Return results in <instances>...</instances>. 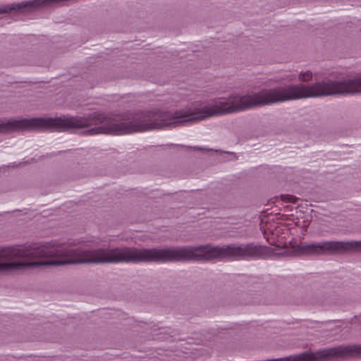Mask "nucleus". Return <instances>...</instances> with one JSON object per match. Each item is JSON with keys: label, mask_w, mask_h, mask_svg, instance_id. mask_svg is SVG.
<instances>
[{"label": "nucleus", "mask_w": 361, "mask_h": 361, "mask_svg": "<svg viewBox=\"0 0 361 361\" xmlns=\"http://www.w3.org/2000/svg\"><path fill=\"white\" fill-rule=\"evenodd\" d=\"M52 253L51 252H44V251H41L39 249H34L32 252H25L21 249H16V248H6L0 250V258L1 257H22V256H30L33 255L36 257H42V256H51ZM67 264V259L66 260H50V261H44L39 262H32V263H23V264H0V269H8L11 268H13L18 266L21 265H37V264H49V265H59V264Z\"/></svg>", "instance_id": "f03ea898"}, {"label": "nucleus", "mask_w": 361, "mask_h": 361, "mask_svg": "<svg viewBox=\"0 0 361 361\" xmlns=\"http://www.w3.org/2000/svg\"><path fill=\"white\" fill-rule=\"evenodd\" d=\"M299 78L302 81L307 82L312 80V74L310 71L300 73Z\"/></svg>", "instance_id": "39448f33"}, {"label": "nucleus", "mask_w": 361, "mask_h": 361, "mask_svg": "<svg viewBox=\"0 0 361 361\" xmlns=\"http://www.w3.org/2000/svg\"><path fill=\"white\" fill-rule=\"evenodd\" d=\"M361 243L325 242L322 244L307 245L302 247L301 251L304 254H324L346 251L358 248Z\"/></svg>", "instance_id": "7ed1b4c3"}, {"label": "nucleus", "mask_w": 361, "mask_h": 361, "mask_svg": "<svg viewBox=\"0 0 361 361\" xmlns=\"http://www.w3.org/2000/svg\"><path fill=\"white\" fill-rule=\"evenodd\" d=\"M56 121L53 119L32 118L21 121H13L8 123V129H32L35 128H44L51 126Z\"/></svg>", "instance_id": "20e7f679"}, {"label": "nucleus", "mask_w": 361, "mask_h": 361, "mask_svg": "<svg viewBox=\"0 0 361 361\" xmlns=\"http://www.w3.org/2000/svg\"><path fill=\"white\" fill-rule=\"evenodd\" d=\"M361 92V80L344 82L316 84L310 87H293L288 90L279 89L262 92L258 94L242 98L238 107H230L221 113H231L245 108L271 103L297 99L302 97H321L336 94Z\"/></svg>", "instance_id": "f257e3e1"}]
</instances>
